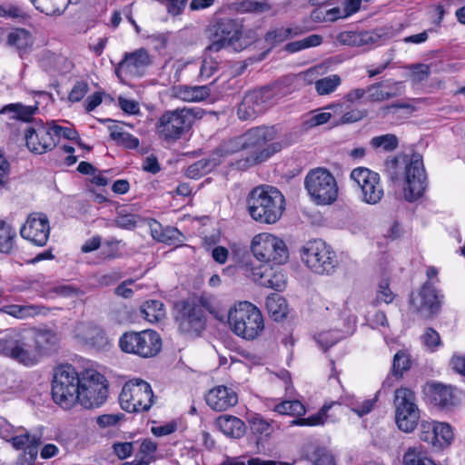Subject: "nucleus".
I'll return each mask as SVG.
<instances>
[{
  "label": "nucleus",
  "instance_id": "2f4dec72",
  "mask_svg": "<svg viewBox=\"0 0 465 465\" xmlns=\"http://www.w3.org/2000/svg\"><path fill=\"white\" fill-rule=\"evenodd\" d=\"M395 415H401L404 411L418 408L415 393L408 388H399L394 392Z\"/></svg>",
  "mask_w": 465,
  "mask_h": 465
},
{
  "label": "nucleus",
  "instance_id": "58836bf2",
  "mask_svg": "<svg viewBox=\"0 0 465 465\" xmlns=\"http://www.w3.org/2000/svg\"><path fill=\"white\" fill-rule=\"evenodd\" d=\"M420 420L419 408L404 411L401 415H395V421L398 428L404 432H411L415 430Z\"/></svg>",
  "mask_w": 465,
  "mask_h": 465
},
{
  "label": "nucleus",
  "instance_id": "13d9d810",
  "mask_svg": "<svg viewBox=\"0 0 465 465\" xmlns=\"http://www.w3.org/2000/svg\"><path fill=\"white\" fill-rule=\"evenodd\" d=\"M435 423L436 421L422 420L420 426L419 437L420 440L428 443L434 450V440H437L435 436Z\"/></svg>",
  "mask_w": 465,
  "mask_h": 465
},
{
  "label": "nucleus",
  "instance_id": "4468645a",
  "mask_svg": "<svg viewBox=\"0 0 465 465\" xmlns=\"http://www.w3.org/2000/svg\"><path fill=\"white\" fill-rule=\"evenodd\" d=\"M404 196L409 202L421 197L428 186L427 174L423 165L422 156L413 153L404 168Z\"/></svg>",
  "mask_w": 465,
  "mask_h": 465
},
{
  "label": "nucleus",
  "instance_id": "f257e3e1",
  "mask_svg": "<svg viewBox=\"0 0 465 465\" xmlns=\"http://www.w3.org/2000/svg\"><path fill=\"white\" fill-rule=\"evenodd\" d=\"M276 134L277 132L273 126H258L241 134L244 149H252L253 152L245 158L236 161L234 163L236 168L248 169L267 161L280 152L286 145L285 143L281 142L268 143L276 138Z\"/></svg>",
  "mask_w": 465,
  "mask_h": 465
},
{
  "label": "nucleus",
  "instance_id": "c85d7f7f",
  "mask_svg": "<svg viewBox=\"0 0 465 465\" xmlns=\"http://www.w3.org/2000/svg\"><path fill=\"white\" fill-rule=\"evenodd\" d=\"M216 426L226 436L241 438L245 433V424L238 417L232 415H222L216 420Z\"/></svg>",
  "mask_w": 465,
  "mask_h": 465
},
{
  "label": "nucleus",
  "instance_id": "4c0bfd02",
  "mask_svg": "<svg viewBox=\"0 0 465 465\" xmlns=\"http://www.w3.org/2000/svg\"><path fill=\"white\" fill-rule=\"evenodd\" d=\"M430 398L433 403L440 408L452 405L454 399L451 388L442 384H435L431 387Z\"/></svg>",
  "mask_w": 465,
  "mask_h": 465
},
{
  "label": "nucleus",
  "instance_id": "774afa93",
  "mask_svg": "<svg viewBox=\"0 0 465 465\" xmlns=\"http://www.w3.org/2000/svg\"><path fill=\"white\" fill-rule=\"evenodd\" d=\"M421 339L425 346H427L432 351L440 344V334L431 328L426 329Z\"/></svg>",
  "mask_w": 465,
  "mask_h": 465
},
{
  "label": "nucleus",
  "instance_id": "412c9836",
  "mask_svg": "<svg viewBox=\"0 0 465 465\" xmlns=\"http://www.w3.org/2000/svg\"><path fill=\"white\" fill-rule=\"evenodd\" d=\"M250 277L260 285L282 292L285 289L287 278L284 272L276 269L269 268L266 265L250 267Z\"/></svg>",
  "mask_w": 465,
  "mask_h": 465
},
{
  "label": "nucleus",
  "instance_id": "ddd939ff",
  "mask_svg": "<svg viewBox=\"0 0 465 465\" xmlns=\"http://www.w3.org/2000/svg\"><path fill=\"white\" fill-rule=\"evenodd\" d=\"M251 250L254 257L264 263L282 264L289 258L285 242L271 233L255 235L252 241Z\"/></svg>",
  "mask_w": 465,
  "mask_h": 465
},
{
  "label": "nucleus",
  "instance_id": "f8f14e48",
  "mask_svg": "<svg viewBox=\"0 0 465 465\" xmlns=\"http://www.w3.org/2000/svg\"><path fill=\"white\" fill-rule=\"evenodd\" d=\"M107 384L104 375L94 370L84 371L80 378L77 402L85 409L101 406L107 398Z\"/></svg>",
  "mask_w": 465,
  "mask_h": 465
},
{
  "label": "nucleus",
  "instance_id": "dca6fc26",
  "mask_svg": "<svg viewBox=\"0 0 465 465\" xmlns=\"http://www.w3.org/2000/svg\"><path fill=\"white\" fill-rule=\"evenodd\" d=\"M241 35V29L234 20L219 19L209 27L211 44L207 46V54H217L230 45H234Z\"/></svg>",
  "mask_w": 465,
  "mask_h": 465
},
{
  "label": "nucleus",
  "instance_id": "c9c22d12",
  "mask_svg": "<svg viewBox=\"0 0 465 465\" xmlns=\"http://www.w3.org/2000/svg\"><path fill=\"white\" fill-rule=\"evenodd\" d=\"M403 465H436L420 446L407 449L402 458Z\"/></svg>",
  "mask_w": 465,
  "mask_h": 465
},
{
  "label": "nucleus",
  "instance_id": "49530a36",
  "mask_svg": "<svg viewBox=\"0 0 465 465\" xmlns=\"http://www.w3.org/2000/svg\"><path fill=\"white\" fill-rule=\"evenodd\" d=\"M435 427L437 440H434V450H440L451 443L454 434L448 423L436 421Z\"/></svg>",
  "mask_w": 465,
  "mask_h": 465
},
{
  "label": "nucleus",
  "instance_id": "1a4fd4ad",
  "mask_svg": "<svg viewBox=\"0 0 465 465\" xmlns=\"http://www.w3.org/2000/svg\"><path fill=\"white\" fill-rule=\"evenodd\" d=\"M192 111L186 108L164 112L157 120L155 133L166 142L173 143L182 138L191 128Z\"/></svg>",
  "mask_w": 465,
  "mask_h": 465
},
{
  "label": "nucleus",
  "instance_id": "5fc2aeb1",
  "mask_svg": "<svg viewBox=\"0 0 465 465\" xmlns=\"http://www.w3.org/2000/svg\"><path fill=\"white\" fill-rule=\"evenodd\" d=\"M411 361L410 356L403 351H399L393 357L391 371L393 376L401 378L404 371L410 370Z\"/></svg>",
  "mask_w": 465,
  "mask_h": 465
},
{
  "label": "nucleus",
  "instance_id": "f3484780",
  "mask_svg": "<svg viewBox=\"0 0 465 465\" xmlns=\"http://www.w3.org/2000/svg\"><path fill=\"white\" fill-rule=\"evenodd\" d=\"M53 122L35 121L25 130V140L28 150L43 154L55 147Z\"/></svg>",
  "mask_w": 465,
  "mask_h": 465
},
{
  "label": "nucleus",
  "instance_id": "a878e982",
  "mask_svg": "<svg viewBox=\"0 0 465 465\" xmlns=\"http://www.w3.org/2000/svg\"><path fill=\"white\" fill-rule=\"evenodd\" d=\"M401 83L394 82L384 85L383 82H378L369 85L366 88V98L365 102L378 103L391 99L401 94L399 85Z\"/></svg>",
  "mask_w": 465,
  "mask_h": 465
},
{
  "label": "nucleus",
  "instance_id": "37998d69",
  "mask_svg": "<svg viewBox=\"0 0 465 465\" xmlns=\"http://www.w3.org/2000/svg\"><path fill=\"white\" fill-rule=\"evenodd\" d=\"M305 452L313 465H335L332 455L324 448L311 444L306 447Z\"/></svg>",
  "mask_w": 465,
  "mask_h": 465
},
{
  "label": "nucleus",
  "instance_id": "a211bd4d",
  "mask_svg": "<svg viewBox=\"0 0 465 465\" xmlns=\"http://www.w3.org/2000/svg\"><path fill=\"white\" fill-rule=\"evenodd\" d=\"M273 104L272 90L263 87L245 94L237 109V114L242 120L254 119L264 113Z\"/></svg>",
  "mask_w": 465,
  "mask_h": 465
},
{
  "label": "nucleus",
  "instance_id": "cd10ccee",
  "mask_svg": "<svg viewBox=\"0 0 465 465\" xmlns=\"http://www.w3.org/2000/svg\"><path fill=\"white\" fill-rule=\"evenodd\" d=\"M74 336L91 346H98L104 343L103 331L90 322H79L74 330Z\"/></svg>",
  "mask_w": 465,
  "mask_h": 465
},
{
  "label": "nucleus",
  "instance_id": "9d476101",
  "mask_svg": "<svg viewBox=\"0 0 465 465\" xmlns=\"http://www.w3.org/2000/svg\"><path fill=\"white\" fill-rule=\"evenodd\" d=\"M121 350L142 358L155 356L162 348V339L153 330L124 332L119 341Z\"/></svg>",
  "mask_w": 465,
  "mask_h": 465
},
{
  "label": "nucleus",
  "instance_id": "6ab92c4d",
  "mask_svg": "<svg viewBox=\"0 0 465 465\" xmlns=\"http://www.w3.org/2000/svg\"><path fill=\"white\" fill-rule=\"evenodd\" d=\"M410 304L422 318H431L440 311L441 301L431 282H426L418 293L411 295Z\"/></svg>",
  "mask_w": 465,
  "mask_h": 465
},
{
  "label": "nucleus",
  "instance_id": "72a5a7b5",
  "mask_svg": "<svg viewBox=\"0 0 465 465\" xmlns=\"http://www.w3.org/2000/svg\"><path fill=\"white\" fill-rule=\"evenodd\" d=\"M37 111L38 106L36 104L24 105L22 104H10L4 106L0 110V114H13V119H18L24 122H30Z\"/></svg>",
  "mask_w": 465,
  "mask_h": 465
},
{
  "label": "nucleus",
  "instance_id": "de8ad7c7",
  "mask_svg": "<svg viewBox=\"0 0 465 465\" xmlns=\"http://www.w3.org/2000/svg\"><path fill=\"white\" fill-rule=\"evenodd\" d=\"M7 42L10 45L15 46L19 51H25L33 45V38L27 30L17 28L8 35Z\"/></svg>",
  "mask_w": 465,
  "mask_h": 465
},
{
  "label": "nucleus",
  "instance_id": "052dcab7",
  "mask_svg": "<svg viewBox=\"0 0 465 465\" xmlns=\"http://www.w3.org/2000/svg\"><path fill=\"white\" fill-rule=\"evenodd\" d=\"M401 166L398 157L388 158L385 161V173L388 179L393 183L400 180Z\"/></svg>",
  "mask_w": 465,
  "mask_h": 465
},
{
  "label": "nucleus",
  "instance_id": "39448f33",
  "mask_svg": "<svg viewBox=\"0 0 465 465\" xmlns=\"http://www.w3.org/2000/svg\"><path fill=\"white\" fill-rule=\"evenodd\" d=\"M79 374L69 364L61 365L54 370L52 395L54 401L64 409H70L77 402L80 382Z\"/></svg>",
  "mask_w": 465,
  "mask_h": 465
},
{
  "label": "nucleus",
  "instance_id": "69168bd1",
  "mask_svg": "<svg viewBox=\"0 0 465 465\" xmlns=\"http://www.w3.org/2000/svg\"><path fill=\"white\" fill-rule=\"evenodd\" d=\"M394 299V294L391 291L389 287V282L387 280H382L379 284V289L377 291L376 302H385L391 303Z\"/></svg>",
  "mask_w": 465,
  "mask_h": 465
},
{
  "label": "nucleus",
  "instance_id": "864d4df0",
  "mask_svg": "<svg viewBox=\"0 0 465 465\" xmlns=\"http://www.w3.org/2000/svg\"><path fill=\"white\" fill-rule=\"evenodd\" d=\"M214 54H207V47L205 48L203 59L200 68V76L202 78L207 79L217 71L220 62L218 60L219 56Z\"/></svg>",
  "mask_w": 465,
  "mask_h": 465
},
{
  "label": "nucleus",
  "instance_id": "f704fd0d",
  "mask_svg": "<svg viewBox=\"0 0 465 465\" xmlns=\"http://www.w3.org/2000/svg\"><path fill=\"white\" fill-rule=\"evenodd\" d=\"M336 407L338 410L341 409V405L336 401H333L330 404H324L321 410L308 418H302L297 420H294L293 423L300 426H317L324 424V422L331 418V415H328V411Z\"/></svg>",
  "mask_w": 465,
  "mask_h": 465
},
{
  "label": "nucleus",
  "instance_id": "a18cd8bd",
  "mask_svg": "<svg viewBox=\"0 0 465 465\" xmlns=\"http://www.w3.org/2000/svg\"><path fill=\"white\" fill-rule=\"evenodd\" d=\"M16 232L8 223L0 221V252L10 253L15 247Z\"/></svg>",
  "mask_w": 465,
  "mask_h": 465
},
{
  "label": "nucleus",
  "instance_id": "c03bdc74",
  "mask_svg": "<svg viewBox=\"0 0 465 465\" xmlns=\"http://www.w3.org/2000/svg\"><path fill=\"white\" fill-rule=\"evenodd\" d=\"M266 309L275 321L283 319L287 314V303L279 294H271L266 299Z\"/></svg>",
  "mask_w": 465,
  "mask_h": 465
},
{
  "label": "nucleus",
  "instance_id": "aec40b11",
  "mask_svg": "<svg viewBox=\"0 0 465 465\" xmlns=\"http://www.w3.org/2000/svg\"><path fill=\"white\" fill-rule=\"evenodd\" d=\"M21 236L37 246H45L49 239L50 225L47 216L34 213L20 229Z\"/></svg>",
  "mask_w": 465,
  "mask_h": 465
},
{
  "label": "nucleus",
  "instance_id": "bf43d9fd",
  "mask_svg": "<svg viewBox=\"0 0 465 465\" xmlns=\"http://www.w3.org/2000/svg\"><path fill=\"white\" fill-rule=\"evenodd\" d=\"M150 228L153 238L161 242H168L178 232L174 228H168L165 232H163L161 224L156 221L150 224Z\"/></svg>",
  "mask_w": 465,
  "mask_h": 465
},
{
  "label": "nucleus",
  "instance_id": "ea45409f",
  "mask_svg": "<svg viewBox=\"0 0 465 465\" xmlns=\"http://www.w3.org/2000/svg\"><path fill=\"white\" fill-rule=\"evenodd\" d=\"M141 313L149 322H157L165 316L164 305L157 300L147 301L142 305Z\"/></svg>",
  "mask_w": 465,
  "mask_h": 465
},
{
  "label": "nucleus",
  "instance_id": "423d86ee",
  "mask_svg": "<svg viewBox=\"0 0 465 465\" xmlns=\"http://www.w3.org/2000/svg\"><path fill=\"white\" fill-rule=\"evenodd\" d=\"M300 255L302 262L318 274H331L338 265L335 252L322 240L307 242L300 249Z\"/></svg>",
  "mask_w": 465,
  "mask_h": 465
},
{
  "label": "nucleus",
  "instance_id": "603ef678",
  "mask_svg": "<svg viewBox=\"0 0 465 465\" xmlns=\"http://www.w3.org/2000/svg\"><path fill=\"white\" fill-rule=\"evenodd\" d=\"M274 411L280 414L301 416L305 413V408L300 401H284L274 407Z\"/></svg>",
  "mask_w": 465,
  "mask_h": 465
},
{
  "label": "nucleus",
  "instance_id": "09e8293b",
  "mask_svg": "<svg viewBox=\"0 0 465 465\" xmlns=\"http://www.w3.org/2000/svg\"><path fill=\"white\" fill-rule=\"evenodd\" d=\"M370 145L375 150L381 149L384 152H392L398 147L399 141L395 134H386L372 137Z\"/></svg>",
  "mask_w": 465,
  "mask_h": 465
},
{
  "label": "nucleus",
  "instance_id": "3c124183",
  "mask_svg": "<svg viewBox=\"0 0 465 465\" xmlns=\"http://www.w3.org/2000/svg\"><path fill=\"white\" fill-rule=\"evenodd\" d=\"M110 136L113 140L116 141V143L120 145H123L129 149H135L139 146L138 138L133 136L132 134L122 132L117 126L110 127Z\"/></svg>",
  "mask_w": 465,
  "mask_h": 465
},
{
  "label": "nucleus",
  "instance_id": "9b49d317",
  "mask_svg": "<svg viewBox=\"0 0 465 465\" xmlns=\"http://www.w3.org/2000/svg\"><path fill=\"white\" fill-rule=\"evenodd\" d=\"M0 356L12 359L25 366H34L39 361L37 354L26 342L24 333L16 329L6 330L0 337Z\"/></svg>",
  "mask_w": 465,
  "mask_h": 465
},
{
  "label": "nucleus",
  "instance_id": "e2e57ef3",
  "mask_svg": "<svg viewBox=\"0 0 465 465\" xmlns=\"http://www.w3.org/2000/svg\"><path fill=\"white\" fill-rule=\"evenodd\" d=\"M121 241L116 239H110L104 242V249L101 252L104 259L105 260H113L119 258L121 253L119 252V245Z\"/></svg>",
  "mask_w": 465,
  "mask_h": 465
},
{
  "label": "nucleus",
  "instance_id": "8fccbe9b",
  "mask_svg": "<svg viewBox=\"0 0 465 465\" xmlns=\"http://www.w3.org/2000/svg\"><path fill=\"white\" fill-rule=\"evenodd\" d=\"M341 84L338 74H331L315 82V90L319 95H327L333 93Z\"/></svg>",
  "mask_w": 465,
  "mask_h": 465
},
{
  "label": "nucleus",
  "instance_id": "0eeeda50",
  "mask_svg": "<svg viewBox=\"0 0 465 465\" xmlns=\"http://www.w3.org/2000/svg\"><path fill=\"white\" fill-rule=\"evenodd\" d=\"M304 186L317 204H331L338 197V184L334 176L325 168L311 170L304 179Z\"/></svg>",
  "mask_w": 465,
  "mask_h": 465
},
{
  "label": "nucleus",
  "instance_id": "79ce46f5",
  "mask_svg": "<svg viewBox=\"0 0 465 465\" xmlns=\"http://www.w3.org/2000/svg\"><path fill=\"white\" fill-rule=\"evenodd\" d=\"M244 149L242 136L238 135L229 140L223 141L213 152V156L222 160L229 157Z\"/></svg>",
  "mask_w": 465,
  "mask_h": 465
},
{
  "label": "nucleus",
  "instance_id": "5701e85b",
  "mask_svg": "<svg viewBox=\"0 0 465 465\" xmlns=\"http://www.w3.org/2000/svg\"><path fill=\"white\" fill-rule=\"evenodd\" d=\"M385 35L383 29L360 32L348 31L341 33L338 39L346 45L371 47L380 45Z\"/></svg>",
  "mask_w": 465,
  "mask_h": 465
},
{
  "label": "nucleus",
  "instance_id": "20e7f679",
  "mask_svg": "<svg viewBox=\"0 0 465 465\" xmlns=\"http://www.w3.org/2000/svg\"><path fill=\"white\" fill-rule=\"evenodd\" d=\"M175 308L179 331L189 337L199 336L206 327V312H212L209 302L203 298L190 299L176 303Z\"/></svg>",
  "mask_w": 465,
  "mask_h": 465
},
{
  "label": "nucleus",
  "instance_id": "473e14b6",
  "mask_svg": "<svg viewBox=\"0 0 465 465\" xmlns=\"http://www.w3.org/2000/svg\"><path fill=\"white\" fill-rule=\"evenodd\" d=\"M221 162L222 160L213 156V153L210 158H203L190 165L186 170V175L190 178L197 179L211 172Z\"/></svg>",
  "mask_w": 465,
  "mask_h": 465
},
{
  "label": "nucleus",
  "instance_id": "680f3d73",
  "mask_svg": "<svg viewBox=\"0 0 465 465\" xmlns=\"http://www.w3.org/2000/svg\"><path fill=\"white\" fill-rule=\"evenodd\" d=\"M411 79L415 84L425 81L430 74V65L425 64H414L411 65Z\"/></svg>",
  "mask_w": 465,
  "mask_h": 465
},
{
  "label": "nucleus",
  "instance_id": "7c9ffc66",
  "mask_svg": "<svg viewBox=\"0 0 465 465\" xmlns=\"http://www.w3.org/2000/svg\"><path fill=\"white\" fill-rule=\"evenodd\" d=\"M211 94L208 85H182L176 90V96L184 102L196 103L206 99Z\"/></svg>",
  "mask_w": 465,
  "mask_h": 465
},
{
  "label": "nucleus",
  "instance_id": "a19ab883",
  "mask_svg": "<svg viewBox=\"0 0 465 465\" xmlns=\"http://www.w3.org/2000/svg\"><path fill=\"white\" fill-rule=\"evenodd\" d=\"M0 312L8 314L19 320H24L39 314L40 308L35 305L9 304L0 308Z\"/></svg>",
  "mask_w": 465,
  "mask_h": 465
},
{
  "label": "nucleus",
  "instance_id": "b1692460",
  "mask_svg": "<svg viewBox=\"0 0 465 465\" xmlns=\"http://www.w3.org/2000/svg\"><path fill=\"white\" fill-rule=\"evenodd\" d=\"M205 401L213 411H223L237 404L238 395L232 388L219 385L207 392Z\"/></svg>",
  "mask_w": 465,
  "mask_h": 465
},
{
  "label": "nucleus",
  "instance_id": "6e6552de",
  "mask_svg": "<svg viewBox=\"0 0 465 465\" xmlns=\"http://www.w3.org/2000/svg\"><path fill=\"white\" fill-rule=\"evenodd\" d=\"M153 399L151 385L141 379L125 382L119 395L122 409L131 413L149 411L153 404Z\"/></svg>",
  "mask_w": 465,
  "mask_h": 465
},
{
  "label": "nucleus",
  "instance_id": "bb28decb",
  "mask_svg": "<svg viewBox=\"0 0 465 465\" xmlns=\"http://www.w3.org/2000/svg\"><path fill=\"white\" fill-rule=\"evenodd\" d=\"M327 109L331 110L334 115L341 114V117L336 121L335 125L354 124L364 119L368 114L366 109L356 107L350 109V104L345 103L330 104Z\"/></svg>",
  "mask_w": 465,
  "mask_h": 465
},
{
  "label": "nucleus",
  "instance_id": "2eb2a0df",
  "mask_svg": "<svg viewBox=\"0 0 465 465\" xmlns=\"http://www.w3.org/2000/svg\"><path fill=\"white\" fill-rule=\"evenodd\" d=\"M351 180L361 190V200L367 204L379 203L384 195L379 173L366 168H354L350 174Z\"/></svg>",
  "mask_w": 465,
  "mask_h": 465
},
{
  "label": "nucleus",
  "instance_id": "c756f323",
  "mask_svg": "<svg viewBox=\"0 0 465 465\" xmlns=\"http://www.w3.org/2000/svg\"><path fill=\"white\" fill-rule=\"evenodd\" d=\"M35 351L37 355L42 353H48L57 346L59 337L56 332L51 330H39L35 336Z\"/></svg>",
  "mask_w": 465,
  "mask_h": 465
},
{
  "label": "nucleus",
  "instance_id": "6e6d98bb",
  "mask_svg": "<svg viewBox=\"0 0 465 465\" xmlns=\"http://www.w3.org/2000/svg\"><path fill=\"white\" fill-rule=\"evenodd\" d=\"M272 9L268 1L244 0L240 4V10L243 13L262 14Z\"/></svg>",
  "mask_w": 465,
  "mask_h": 465
},
{
  "label": "nucleus",
  "instance_id": "338daca9",
  "mask_svg": "<svg viewBox=\"0 0 465 465\" xmlns=\"http://www.w3.org/2000/svg\"><path fill=\"white\" fill-rule=\"evenodd\" d=\"M52 122H53V127H54L53 133L55 134V137H54L55 138L54 139L55 145L58 143L61 136H63L65 139L72 140V141L77 139L78 134L74 129H72L69 127H63V126L55 124L54 121H52Z\"/></svg>",
  "mask_w": 465,
  "mask_h": 465
},
{
  "label": "nucleus",
  "instance_id": "4d7b16f0",
  "mask_svg": "<svg viewBox=\"0 0 465 465\" xmlns=\"http://www.w3.org/2000/svg\"><path fill=\"white\" fill-rule=\"evenodd\" d=\"M377 399L378 395L376 394L373 398L352 401L350 403L351 410L359 417H362L372 411Z\"/></svg>",
  "mask_w": 465,
  "mask_h": 465
},
{
  "label": "nucleus",
  "instance_id": "4be33fe9",
  "mask_svg": "<svg viewBox=\"0 0 465 465\" xmlns=\"http://www.w3.org/2000/svg\"><path fill=\"white\" fill-rule=\"evenodd\" d=\"M17 450H23V459L25 465H33L38 455V448L41 444V435L31 434L26 431L24 434L12 437L8 440Z\"/></svg>",
  "mask_w": 465,
  "mask_h": 465
},
{
  "label": "nucleus",
  "instance_id": "f03ea898",
  "mask_svg": "<svg viewBox=\"0 0 465 465\" xmlns=\"http://www.w3.org/2000/svg\"><path fill=\"white\" fill-rule=\"evenodd\" d=\"M251 217L261 223L273 224L282 215L285 199L275 187L262 185L251 191L247 198Z\"/></svg>",
  "mask_w": 465,
  "mask_h": 465
},
{
  "label": "nucleus",
  "instance_id": "393cba45",
  "mask_svg": "<svg viewBox=\"0 0 465 465\" xmlns=\"http://www.w3.org/2000/svg\"><path fill=\"white\" fill-rule=\"evenodd\" d=\"M150 64L151 61L147 51L141 48L133 53H126L115 72L118 74L120 71H124L132 76H140Z\"/></svg>",
  "mask_w": 465,
  "mask_h": 465
},
{
  "label": "nucleus",
  "instance_id": "7ed1b4c3",
  "mask_svg": "<svg viewBox=\"0 0 465 465\" xmlns=\"http://www.w3.org/2000/svg\"><path fill=\"white\" fill-rule=\"evenodd\" d=\"M228 322L232 331L242 339L252 341L264 329L261 311L249 302H241L228 312Z\"/></svg>",
  "mask_w": 465,
  "mask_h": 465
},
{
  "label": "nucleus",
  "instance_id": "e433bc0d",
  "mask_svg": "<svg viewBox=\"0 0 465 465\" xmlns=\"http://www.w3.org/2000/svg\"><path fill=\"white\" fill-rule=\"evenodd\" d=\"M302 32L300 27H279L274 28L268 31L264 36V40L267 44L271 45H275L277 44L282 43L285 40L297 36L301 35Z\"/></svg>",
  "mask_w": 465,
  "mask_h": 465
},
{
  "label": "nucleus",
  "instance_id": "0e129e2a",
  "mask_svg": "<svg viewBox=\"0 0 465 465\" xmlns=\"http://www.w3.org/2000/svg\"><path fill=\"white\" fill-rule=\"evenodd\" d=\"M89 91L88 84L84 81H78L74 84L68 99L73 103L80 102Z\"/></svg>",
  "mask_w": 465,
  "mask_h": 465
}]
</instances>
